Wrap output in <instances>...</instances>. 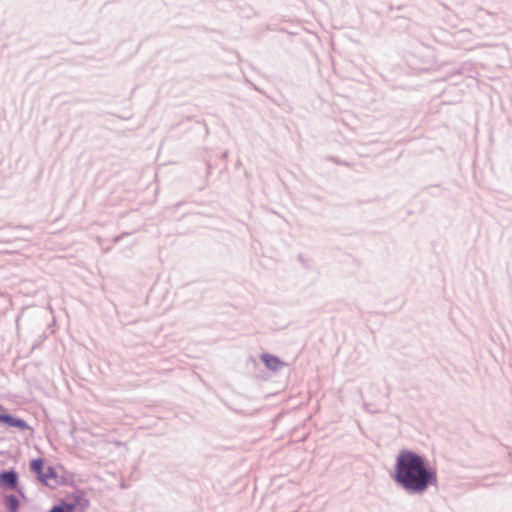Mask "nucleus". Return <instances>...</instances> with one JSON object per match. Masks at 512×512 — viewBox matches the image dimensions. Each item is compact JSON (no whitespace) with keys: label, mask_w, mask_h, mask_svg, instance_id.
Returning <instances> with one entry per match:
<instances>
[{"label":"nucleus","mask_w":512,"mask_h":512,"mask_svg":"<svg viewBox=\"0 0 512 512\" xmlns=\"http://www.w3.org/2000/svg\"><path fill=\"white\" fill-rule=\"evenodd\" d=\"M395 481L411 493H423L429 486L437 484L435 469L425 459L410 450H403L396 459Z\"/></svg>","instance_id":"nucleus-1"},{"label":"nucleus","mask_w":512,"mask_h":512,"mask_svg":"<svg viewBox=\"0 0 512 512\" xmlns=\"http://www.w3.org/2000/svg\"><path fill=\"white\" fill-rule=\"evenodd\" d=\"M0 422H4L9 426L17 427L20 429L27 428V424L25 423V421L21 419H16L8 414H5V410L2 406H0Z\"/></svg>","instance_id":"nucleus-2"},{"label":"nucleus","mask_w":512,"mask_h":512,"mask_svg":"<svg viewBox=\"0 0 512 512\" xmlns=\"http://www.w3.org/2000/svg\"><path fill=\"white\" fill-rule=\"evenodd\" d=\"M0 483L2 486L8 488H15L17 485V474L13 471L2 473L0 476Z\"/></svg>","instance_id":"nucleus-3"},{"label":"nucleus","mask_w":512,"mask_h":512,"mask_svg":"<svg viewBox=\"0 0 512 512\" xmlns=\"http://www.w3.org/2000/svg\"><path fill=\"white\" fill-rule=\"evenodd\" d=\"M262 361L271 370H277L278 368L284 365V363L280 359H278L274 354H263Z\"/></svg>","instance_id":"nucleus-4"},{"label":"nucleus","mask_w":512,"mask_h":512,"mask_svg":"<svg viewBox=\"0 0 512 512\" xmlns=\"http://www.w3.org/2000/svg\"><path fill=\"white\" fill-rule=\"evenodd\" d=\"M38 479L43 484L50 485L52 481H56L57 474L52 467H47L45 470L43 469V472Z\"/></svg>","instance_id":"nucleus-5"},{"label":"nucleus","mask_w":512,"mask_h":512,"mask_svg":"<svg viewBox=\"0 0 512 512\" xmlns=\"http://www.w3.org/2000/svg\"><path fill=\"white\" fill-rule=\"evenodd\" d=\"M30 469L32 472H34L37 477L39 478L40 475L42 474L43 472V469H44V462L41 458H38V459H33L31 462H30Z\"/></svg>","instance_id":"nucleus-6"},{"label":"nucleus","mask_w":512,"mask_h":512,"mask_svg":"<svg viewBox=\"0 0 512 512\" xmlns=\"http://www.w3.org/2000/svg\"><path fill=\"white\" fill-rule=\"evenodd\" d=\"M75 509L74 504L61 503L58 506L53 507L50 512H73Z\"/></svg>","instance_id":"nucleus-7"},{"label":"nucleus","mask_w":512,"mask_h":512,"mask_svg":"<svg viewBox=\"0 0 512 512\" xmlns=\"http://www.w3.org/2000/svg\"><path fill=\"white\" fill-rule=\"evenodd\" d=\"M18 499L15 496H9L6 499V506L10 512H16L18 509Z\"/></svg>","instance_id":"nucleus-8"}]
</instances>
